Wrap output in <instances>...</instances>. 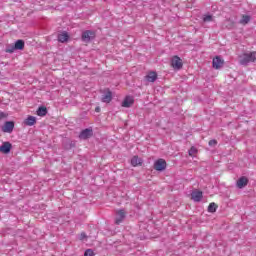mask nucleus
Here are the masks:
<instances>
[{"label":"nucleus","mask_w":256,"mask_h":256,"mask_svg":"<svg viewBox=\"0 0 256 256\" xmlns=\"http://www.w3.org/2000/svg\"><path fill=\"white\" fill-rule=\"evenodd\" d=\"M90 137H93V128H86L82 130L79 134V139H89Z\"/></svg>","instance_id":"nucleus-6"},{"label":"nucleus","mask_w":256,"mask_h":256,"mask_svg":"<svg viewBox=\"0 0 256 256\" xmlns=\"http://www.w3.org/2000/svg\"><path fill=\"white\" fill-rule=\"evenodd\" d=\"M13 129H15V122L13 121H6L1 127L2 133H13Z\"/></svg>","instance_id":"nucleus-4"},{"label":"nucleus","mask_w":256,"mask_h":256,"mask_svg":"<svg viewBox=\"0 0 256 256\" xmlns=\"http://www.w3.org/2000/svg\"><path fill=\"white\" fill-rule=\"evenodd\" d=\"M204 23H211L213 21V15L207 14L203 16Z\"/></svg>","instance_id":"nucleus-23"},{"label":"nucleus","mask_w":256,"mask_h":256,"mask_svg":"<svg viewBox=\"0 0 256 256\" xmlns=\"http://www.w3.org/2000/svg\"><path fill=\"white\" fill-rule=\"evenodd\" d=\"M17 48H15V44H9L6 46L5 53H15Z\"/></svg>","instance_id":"nucleus-21"},{"label":"nucleus","mask_w":256,"mask_h":256,"mask_svg":"<svg viewBox=\"0 0 256 256\" xmlns=\"http://www.w3.org/2000/svg\"><path fill=\"white\" fill-rule=\"evenodd\" d=\"M145 81L148 83H155L157 81V72H148V74L145 76Z\"/></svg>","instance_id":"nucleus-10"},{"label":"nucleus","mask_w":256,"mask_h":256,"mask_svg":"<svg viewBox=\"0 0 256 256\" xmlns=\"http://www.w3.org/2000/svg\"><path fill=\"white\" fill-rule=\"evenodd\" d=\"M248 184L249 179L245 176L240 177L236 182V186L238 187V189H243L244 187H247Z\"/></svg>","instance_id":"nucleus-8"},{"label":"nucleus","mask_w":256,"mask_h":256,"mask_svg":"<svg viewBox=\"0 0 256 256\" xmlns=\"http://www.w3.org/2000/svg\"><path fill=\"white\" fill-rule=\"evenodd\" d=\"M101 101L102 103H111V101H113V93L111 91H107L102 95Z\"/></svg>","instance_id":"nucleus-11"},{"label":"nucleus","mask_w":256,"mask_h":256,"mask_svg":"<svg viewBox=\"0 0 256 256\" xmlns=\"http://www.w3.org/2000/svg\"><path fill=\"white\" fill-rule=\"evenodd\" d=\"M154 169L155 171H165L167 169V162L165 159H158L154 162Z\"/></svg>","instance_id":"nucleus-3"},{"label":"nucleus","mask_w":256,"mask_h":256,"mask_svg":"<svg viewBox=\"0 0 256 256\" xmlns=\"http://www.w3.org/2000/svg\"><path fill=\"white\" fill-rule=\"evenodd\" d=\"M251 21V16L249 15H243L242 18L240 19L239 23L240 25H247Z\"/></svg>","instance_id":"nucleus-20"},{"label":"nucleus","mask_w":256,"mask_h":256,"mask_svg":"<svg viewBox=\"0 0 256 256\" xmlns=\"http://www.w3.org/2000/svg\"><path fill=\"white\" fill-rule=\"evenodd\" d=\"M5 117H7V115H5L4 112H0V121L1 119H5Z\"/></svg>","instance_id":"nucleus-28"},{"label":"nucleus","mask_w":256,"mask_h":256,"mask_svg":"<svg viewBox=\"0 0 256 256\" xmlns=\"http://www.w3.org/2000/svg\"><path fill=\"white\" fill-rule=\"evenodd\" d=\"M215 211H217V204L212 202L208 206V213H215Z\"/></svg>","instance_id":"nucleus-22"},{"label":"nucleus","mask_w":256,"mask_h":256,"mask_svg":"<svg viewBox=\"0 0 256 256\" xmlns=\"http://www.w3.org/2000/svg\"><path fill=\"white\" fill-rule=\"evenodd\" d=\"M171 65L174 69H181L183 67V61L179 56H173L171 60Z\"/></svg>","instance_id":"nucleus-7"},{"label":"nucleus","mask_w":256,"mask_h":256,"mask_svg":"<svg viewBox=\"0 0 256 256\" xmlns=\"http://www.w3.org/2000/svg\"><path fill=\"white\" fill-rule=\"evenodd\" d=\"M191 197H192L193 201H195L196 203H199V201H201V199H203V192L193 191L191 194Z\"/></svg>","instance_id":"nucleus-15"},{"label":"nucleus","mask_w":256,"mask_h":256,"mask_svg":"<svg viewBox=\"0 0 256 256\" xmlns=\"http://www.w3.org/2000/svg\"><path fill=\"white\" fill-rule=\"evenodd\" d=\"M85 239H87V234L85 232H82L80 235H79V240L80 241H85Z\"/></svg>","instance_id":"nucleus-26"},{"label":"nucleus","mask_w":256,"mask_h":256,"mask_svg":"<svg viewBox=\"0 0 256 256\" xmlns=\"http://www.w3.org/2000/svg\"><path fill=\"white\" fill-rule=\"evenodd\" d=\"M143 163V160L139 158V156H134L131 159V165L132 167H137L138 165H141Z\"/></svg>","instance_id":"nucleus-18"},{"label":"nucleus","mask_w":256,"mask_h":256,"mask_svg":"<svg viewBox=\"0 0 256 256\" xmlns=\"http://www.w3.org/2000/svg\"><path fill=\"white\" fill-rule=\"evenodd\" d=\"M59 43H67L69 41V34L67 32H62L58 34Z\"/></svg>","instance_id":"nucleus-16"},{"label":"nucleus","mask_w":256,"mask_h":256,"mask_svg":"<svg viewBox=\"0 0 256 256\" xmlns=\"http://www.w3.org/2000/svg\"><path fill=\"white\" fill-rule=\"evenodd\" d=\"M209 147H215L217 145V140L212 139L208 142Z\"/></svg>","instance_id":"nucleus-25"},{"label":"nucleus","mask_w":256,"mask_h":256,"mask_svg":"<svg viewBox=\"0 0 256 256\" xmlns=\"http://www.w3.org/2000/svg\"><path fill=\"white\" fill-rule=\"evenodd\" d=\"M84 256H95V252L91 249H87L84 253Z\"/></svg>","instance_id":"nucleus-24"},{"label":"nucleus","mask_w":256,"mask_h":256,"mask_svg":"<svg viewBox=\"0 0 256 256\" xmlns=\"http://www.w3.org/2000/svg\"><path fill=\"white\" fill-rule=\"evenodd\" d=\"M224 63L225 62L223 61V59H221L219 56H216L212 61L214 69H221Z\"/></svg>","instance_id":"nucleus-9"},{"label":"nucleus","mask_w":256,"mask_h":256,"mask_svg":"<svg viewBox=\"0 0 256 256\" xmlns=\"http://www.w3.org/2000/svg\"><path fill=\"white\" fill-rule=\"evenodd\" d=\"M11 147H12V145L10 142H4L0 146V152L5 153V155H7L8 153H11Z\"/></svg>","instance_id":"nucleus-12"},{"label":"nucleus","mask_w":256,"mask_h":256,"mask_svg":"<svg viewBox=\"0 0 256 256\" xmlns=\"http://www.w3.org/2000/svg\"><path fill=\"white\" fill-rule=\"evenodd\" d=\"M14 49H16V51H23L25 49V41L17 40L14 44Z\"/></svg>","instance_id":"nucleus-17"},{"label":"nucleus","mask_w":256,"mask_h":256,"mask_svg":"<svg viewBox=\"0 0 256 256\" xmlns=\"http://www.w3.org/2000/svg\"><path fill=\"white\" fill-rule=\"evenodd\" d=\"M256 61V51L246 52L239 56L240 65L247 66L249 63H255Z\"/></svg>","instance_id":"nucleus-1"},{"label":"nucleus","mask_w":256,"mask_h":256,"mask_svg":"<svg viewBox=\"0 0 256 256\" xmlns=\"http://www.w3.org/2000/svg\"><path fill=\"white\" fill-rule=\"evenodd\" d=\"M95 37H97V33L93 30H85L81 35L83 43H91Z\"/></svg>","instance_id":"nucleus-2"},{"label":"nucleus","mask_w":256,"mask_h":256,"mask_svg":"<svg viewBox=\"0 0 256 256\" xmlns=\"http://www.w3.org/2000/svg\"><path fill=\"white\" fill-rule=\"evenodd\" d=\"M95 111H96V113H99L101 111V108L96 107Z\"/></svg>","instance_id":"nucleus-29"},{"label":"nucleus","mask_w":256,"mask_h":256,"mask_svg":"<svg viewBox=\"0 0 256 256\" xmlns=\"http://www.w3.org/2000/svg\"><path fill=\"white\" fill-rule=\"evenodd\" d=\"M35 123H37V118L35 116H28L24 120V125H26L27 127H33V125H35Z\"/></svg>","instance_id":"nucleus-13"},{"label":"nucleus","mask_w":256,"mask_h":256,"mask_svg":"<svg viewBox=\"0 0 256 256\" xmlns=\"http://www.w3.org/2000/svg\"><path fill=\"white\" fill-rule=\"evenodd\" d=\"M195 153H197V150H196L195 148H191V149L189 150V155H193V154H195Z\"/></svg>","instance_id":"nucleus-27"},{"label":"nucleus","mask_w":256,"mask_h":256,"mask_svg":"<svg viewBox=\"0 0 256 256\" xmlns=\"http://www.w3.org/2000/svg\"><path fill=\"white\" fill-rule=\"evenodd\" d=\"M127 217V212L125 210L121 209L116 212V220L115 223L116 225H121L123 223V220Z\"/></svg>","instance_id":"nucleus-5"},{"label":"nucleus","mask_w":256,"mask_h":256,"mask_svg":"<svg viewBox=\"0 0 256 256\" xmlns=\"http://www.w3.org/2000/svg\"><path fill=\"white\" fill-rule=\"evenodd\" d=\"M37 115L38 117H45V115H47V108L46 107H39L37 110Z\"/></svg>","instance_id":"nucleus-19"},{"label":"nucleus","mask_w":256,"mask_h":256,"mask_svg":"<svg viewBox=\"0 0 256 256\" xmlns=\"http://www.w3.org/2000/svg\"><path fill=\"white\" fill-rule=\"evenodd\" d=\"M133 103H135V100L133 99V97L132 96H126L125 99L122 102V107L129 108V107H131V105H133Z\"/></svg>","instance_id":"nucleus-14"}]
</instances>
